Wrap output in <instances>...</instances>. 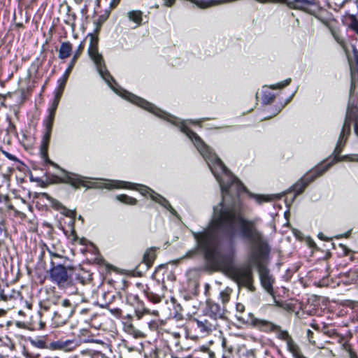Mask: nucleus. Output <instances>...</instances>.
Returning <instances> with one entry per match:
<instances>
[{
	"label": "nucleus",
	"instance_id": "58836bf2",
	"mask_svg": "<svg viewBox=\"0 0 358 358\" xmlns=\"http://www.w3.org/2000/svg\"><path fill=\"white\" fill-rule=\"evenodd\" d=\"M236 310L239 313H243L245 310V306L243 304L238 303L236 306Z\"/></svg>",
	"mask_w": 358,
	"mask_h": 358
},
{
	"label": "nucleus",
	"instance_id": "4468645a",
	"mask_svg": "<svg viewBox=\"0 0 358 358\" xmlns=\"http://www.w3.org/2000/svg\"><path fill=\"white\" fill-rule=\"evenodd\" d=\"M156 258L155 248H150L146 250L143 257V262L149 268L153 264Z\"/></svg>",
	"mask_w": 358,
	"mask_h": 358
},
{
	"label": "nucleus",
	"instance_id": "6ab92c4d",
	"mask_svg": "<svg viewBox=\"0 0 358 358\" xmlns=\"http://www.w3.org/2000/svg\"><path fill=\"white\" fill-rule=\"evenodd\" d=\"M57 345L60 349L66 351H71L75 349L78 345V343L75 340H66L64 341H59Z\"/></svg>",
	"mask_w": 358,
	"mask_h": 358
},
{
	"label": "nucleus",
	"instance_id": "37998d69",
	"mask_svg": "<svg viewBox=\"0 0 358 358\" xmlns=\"http://www.w3.org/2000/svg\"><path fill=\"white\" fill-rule=\"evenodd\" d=\"M291 80L290 79H287L286 80H285L283 83H281L280 84H278V87H283L287 85H289V83H290Z\"/></svg>",
	"mask_w": 358,
	"mask_h": 358
},
{
	"label": "nucleus",
	"instance_id": "9b49d317",
	"mask_svg": "<svg viewBox=\"0 0 358 358\" xmlns=\"http://www.w3.org/2000/svg\"><path fill=\"white\" fill-rule=\"evenodd\" d=\"M251 322L257 328L266 332H274L275 329H278V325L268 320L255 318L252 315H251Z\"/></svg>",
	"mask_w": 358,
	"mask_h": 358
},
{
	"label": "nucleus",
	"instance_id": "e433bc0d",
	"mask_svg": "<svg viewBox=\"0 0 358 358\" xmlns=\"http://www.w3.org/2000/svg\"><path fill=\"white\" fill-rule=\"evenodd\" d=\"M3 155L9 159L12 160V161H14V162H16L17 161V159L15 156H14L13 155H11L10 154L9 152H6V151H3Z\"/></svg>",
	"mask_w": 358,
	"mask_h": 358
},
{
	"label": "nucleus",
	"instance_id": "e2e57ef3",
	"mask_svg": "<svg viewBox=\"0 0 358 358\" xmlns=\"http://www.w3.org/2000/svg\"><path fill=\"white\" fill-rule=\"evenodd\" d=\"M151 329H154L156 328V327H150Z\"/></svg>",
	"mask_w": 358,
	"mask_h": 358
},
{
	"label": "nucleus",
	"instance_id": "774afa93",
	"mask_svg": "<svg viewBox=\"0 0 358 358\" xmlns=\"http://www.w3.org/2000/svg\"><path fill=\"white\" fill-rule=\"evenodd\" d=\"M357 160H358V159H357Z\"/></svg>",
	"mask_w": 358,
	"mask_h": 358
},
{
	"label": "nucleus",
	"instance_id": "a19ab883",
	"mask_svg": "<svg viewBox=\"0 0 358 358\" xmlns=\"http://www.w3.org/2000/svg\"><path fill=\"white\" fill-rule=\"evenodd\" d=\"M143 313H150V310L148 308H143V313H140L139 311H136V315L138 319H141Z\"/></svg>",
	"mask_w": 358,
	"mask_h": 358
},
{
	"label": "nucleus",
	"instance_id": "680f3d73",
	"mask_svg": "<svg viewBox=\"0 0 358 358\" xmlns=\"http://www.w3.org/2000/svg\"><path fill=\"white\" fill-rule=\"evenodd\" d=\"M189 253H191V254H194V253H195V251H191V252H189Z\"/></svg>",
	"mask_w": 358,
	"mask_h": 358
},
{
	"label": "nucleus",
	"instance_id": "412c9836",
	"mask_svg": "<svg viewBox=\"0 0 358 358\" xmlns=\"http://www.w3.org/2000/svg\"><path fill=\"white\" fill-rule=\"evenodd\" d=\"M117 200L119 201L127 204V205H136L137 203V200L133 197L129 196L126 194H120L116 196Z\"/></svg>",
	"mask_w": 358,
	"mask_h": 358
},
{
	"label": "nucleus",
	"instance_id": "0e129e2a",
	"mask_svg": "<svg viewBox=\"0 0 358 358\" xmlns=\"http://www.w3.org/2000/svg\"><path fill=\"white\" fill-rule=\"evenodd\" d=\"M71 215H74L75 213L73 212H71Z\"/></svg>",
	"mask_w": 358,
	"mask_h": 358
},
{
	"label": "nucleus",
	"instance_id": "6e6552de",
	"mask_svg": "<svg viewBox=\"0 0 358 358\" xmlns=\"http://www.w3.org/2000/svg\"><path fill=\"white\" fill-rule=\"evenodd\" d=\"M256 264L258 268V272L262 287L267 292L271 294L273 292V284L274 282V279L270 275L268 268L260 262V259H256Z\"/></svg>",
	"mask_w": 358,
	"mask_h": 358
},
{
	"label": "nucleus",
	"instance_id": "f8f14e48",
	"mask_svg": "<svg viewBox=\"0 0 358 358\" xmlns=\"http://www.w3.org/2000/svg\"><path fill=\"white\" fill-rule=\"evenodd\" d=\"M317 4V0H291L287 2V6L289 8L303 11H307L310 7Z\"/></svg>",
	"mask_w": 358,
	"mask_h": 358
},
{
	"label": "nucleus",
	"instance_id": "052dcab7",
	"mask_svg": "<svg viewBox=\"0 0 358 358\" xmlns=\"http://www.w3.org/2000/svg\"><path fill=\"white\" fill-rule=\"evenodd\" d=\"M323 284H321L320 282L318 283V286H323Z\"/></svg>",
	"mask_w": 358,
	"mask_h": 358
},
{
	"label": "nucleus",
	"instance_id": "a878e982",
	"mask_svg": "<svg viewBox=\"0 0 358 358\" xmlns=\"http://www.w3.org/2000/svg\"><path fill=\"white\" fill-rule=\"evenodd\" d=\"M231 292V290L229 288H227L220 292V298L224 304L227 303L229 301Z\"/></svg>",
	"mask_w": 358,
	"mask_h": 358
},
{
	"label": "nucleus",
	"instance_id": "4d7b16f0",
	"mask_svg": "<svg viewBox=\"0 0 358 358\" xmlns=\"http://www.w3.org/2000/svg\"><path fill=\"white\" fill-rule=\"evenodd\" d=\"M50 163L52 165L55 166H57V165L56 164H55L54 162H50Z\"/></svg>",
	"mask_w": 358,
	"mask_h": 358
},
{
	"label": "nucleus",
	"instance_id": "6e6d98bb",
	"mask_svg": "<svg viewBox=\"0 0 358 358\" xmlns=\"http://www.w3.org/2000/svg\"><path fill=\"white\" fill-rule=\"evenodd\" d=\"M87 312V309H83L81 310V313H85Z\"/></svg>",
	"mask_w": 358,
	"mask_h": 358
},
{
	"label": "nucleus",
	"instance_id": "20e7f679",
	"mask_svg": "<svg viewBox=\"0 0 358 358\" xmlns=\"http://www.w3.org/2000/svg\"><path fill=\"white\" fill-rule=\"evenodd\" d=\"M89 36L90 37L89 56L94 62L101 76L112 86V82L115 83V80L107 70L102 55L98 52V38L92 34H89Z\"/></svg>",
	"mask_w": 358,
	"mask_h": 358
},
{
	"label": "nucleus",
	"instance_id": "49530a36",
	"mask_svg": "<svg viewBox=\"0 0 358 358\" xmlns=\"http://www.w3.org/2000/svg\"><path fill=\"white\" fill-rule=\"evenodd\" d=\"M120 0H112L110 5L112 7H115L119 3Z\"/></svg>",
	"mask_w": 358,
	"mask_h": 358
},
{
	"label": "nucleus",
	"instance_id": "72a5a7b5",
	"mask_svg": "<svg viewBox=\"0 0 358 358\" xmlns=\"http://www.w3.org/2000/svg\"><path fill=\"white\" fill-rule=\"evenodd\" d=\"M126 328L128 332L134 334L136 336L141 335V333L138 331H135L134 327H132L131 325L127 327Z\"/></svg>",
	"mask_w": 358,
	"mask_h": 358
},
{
	"label": "nucleus",
	"instance_id": "4c0bfd02",
	"mask_svg": "<svg viewBox=\"0 0 358 358\" xmlns=\"http://www.w3.org/2000/svg\"><path fill=\"white\" fill-rule=\"evenodd\" d=\"M330 166H331V164H328V165H327V166H325L322 170H321V171H320V173H317V174L314 178H313L311 179V180H314L315 178H317V177H318V176H320L322 175L325 171H327V170H328V169H329V168Z\"/></svg>",
	"mask_w": 358,
	"mask_h": 358
},
{
	"label": "nucleus",
	"instance_id": "864d4df0",
	"mask_svg": "<svg viewBox=\"0 0 358 358\" xmlns=\"http://www.w3.org/2000/svg\"><path fill=\"white\" fill-rule=\"evenodd\" d=\"M353 91H354V87H353V86L352 85H351V89H350V95L352 94Z\"/></svg>",
	"mask_w": 358,
	"mask_h": 358
},
{
	"label": "nucleus",
	"instance_id": "69168bd1",
	"mask_svg": "<svg viewBox=\"0 0 358 358\" xmlns=\"http://www.w3.org/2000/svg\"><path fill=\"white\" fill-rule=\"evenodd\" d=\"M108 184H106L105 187H109L108 186Z\"/></svg>",
	"mask_w": 358,
	"mask_h": 358
},
{
	"label": "nucleus",
	"instance_id": "423d86ee",
	"mask_svg": "<svg viewBox=\"0 0 358 358\" xmlns=\"http://www.w3.org/2000/svg\"><path fill=\"white\" fill-rule=\"evenodd\" d=\"M52 267L50 270V276L52 282L59 287L66 288L72 286L71 275L68 273V268L61 264H56L53 259H51Z\"/></svg>",
	"mask_w": 358,
	"mask_h": 358
},
{
	"label": "nucleus",
	"instance_id": "7c9ffc66",
	"mask_svg": "<svg viewBox=\"0 0 358 358\" xmlns=\"http://www.w3.org/2000/svg\"><path fill=\"white\" fill-rule=\"evenodd\" d=\"M62 306L65 308H70L69 314L71 315L73 313V308L71 303L69 299H64L62 302Z\"/></svg>",
	"mask_w": 358,
	"mask_h": 358
},
{
	"label": "nucleus",
	"instance_id": "c756f323",
	"mask_svg": "<svg viewBox=\"0 0 358 358\" xmlns=\"http://www.w3.org/2000/svg\"><path fill=\"white\" fill-rule=\"evenodd\" d=\"M274 98H275L274 95L269 92L268 94H265L263 96L262 101L264 103L268 104L274 100Z\"/></svg>",
	"mask_w": 358,
	"mask_h": 358
},
{
	"label": "nucleus",
	"instance_id": "1a4fd4ad",
	"mask_svg": "<svg viewBox=\"0 0 358 358\" xmlns=\"http://www.w3.org/2000/svg\"><path fill=\"white\" fill-rule=\"evenodd\" d=\"M205 316L215 320V321L217 323H219L220 325L227 320L224 309L222 308L220 305L215 303H210L208 304V308Z\"/></svg>",
	"mask_w": 358,
	"mask_h": 358
},
{
	"label": "nucleus",
	"instance_id": "f03ea898",
	"mask_svg": "<svg viewBox=\"0 0 358 358\" xmlns=\"http://www.w3.org/2000/svg\"><path fill=\"white\" fill-rule=\"evenodd\" d=\"M69 75L70 73H67L66 71H65L63 76L58 80V87L55 92L53 102L51 105V107L49 109V114L44 121L45 132L43 137L41 145V151L43 157H48V148L51 137L56 110Z\"/></svg>",
	"mask_w": 358,
	"mask_h": 358
},
{
	"label": "nucleus",
	"instance_id": "393cba45",
	"mask_svg": "<svg viewBox=\"0 0 358 358\" xmlns=\"http://www.w3.org/2000/svg\"><path fill=\"white\" fill-rule=\"evenodd\" d=\"M276 334H277V337L279 338V339H281V340H283L287 342V341L288 339H289L290 338H292L288 331H285V330H282L281 329V327L280 326H278V329H275V331H274Z\"/></svg>",
	"mask_w": 358,
	"mask_h": 358
},
{
	"label": "nucleus",
	"instance_id": "9d476101",
	"mask_svg": "<svg viewBox=\"0 0 358 358\" xmlns=\"http://www.w3.org/2000/svg\"><path fill=\"white\" fill-rule=\"evenodd\" d=\"M116 185H115V187H122V188H127V189H136L143 196H147L149 195L151 198V193L155 192L150 188H149L147 186L141 185L138 184L128 182H124V181H116Z\"/></svg>",
	"mask_w": 358,
	"mask_h": 358
},
{
	"label": "nucleus",
	"instance_id": "4be33fe9",
	"mask_svg": "<svg viewBox=\"0 0 358 358\" xmlns=\"http://www.w3.org/2000/svg\"><path fill=\"white\" fill-rule=\"evenodd\" d=\"M305 180L306 179H304V178L301 179L300 181L296 182L293 186V191L296 193V195L301 194L304 190L306 187L308 185V182H310V181L305 182Z\"/></svg>",
	"mask_w": 358,
	"mask_h": 358
},
{
	"label": "nucleus",
	"instance_id": "dca6fc26",
	"mask_svg": "<svg viewBox=\"0 0 358 358\" xmlns=\"http://www.w3.org/2000/svg\"><path fill=\"white\" fill-rule=\"evenodd\" d=\"M66 180L69 184H71V185L76 188L80 186H87L85 183V178L80 176L67 175Z\"/></svg>",
	"mask_w": 358,
	"mask_h": 358
},
{
	"label": "nucleus",
	"instance_id": "2f4dec72",
	"mask_svg": "<svg viewBox=\"0 0 358 358\" xmlns=\"http://www.w3.org/2000/svg\"><path fill=\"white\" fill-rule=\"evenodd\" d=\"M324 333L331 336V337H333L334 336H336L339 338V342L341 343L342 341H343V337L339 336L336 331L334 329H327V331H324Z\"/></svg>",
	"mask_w": 358,
	"mask_h": 358
},
{
	"label": "nucleus",
	"instance_id": "bf43d9fd",
	"mask_svg": "<svg viewBox=\"0 0 358 358\" xmlns=\"http://www.w3.org/2000/svg\"><path fill=\"white\" fill-rule=\"evenodd\" d=\"M72 234H73V236H76V232H75V231H74V230H73Z\"/></svg>",
	"mask_w": 358,
	"mask_h": 358
},
{
	"label": "nucleus",
	"instance_id": "7ed1b4c3",
	"mask_svg": "<svg viewBox=\"0 0 358 358\" xmlns=\"http://www.w3.org/2000/svg\"><path fill=\"white\" fill-rule=\"evenodd\" d=\"M357 119L358 107L354 106L350 103V102H349L343 128L334 150V152L336 155H338L341 152L343 147L345 145L348 137L350 134L351 124L354 121L355 122V132L358 136Z\"/></svg>",
	"mask_w": 358,
	"mask_h": 358
},
{
	"label": "nucleus",
	"instance_id": "13d9d810",
	"mask_svg": "<svg viewBox=\"0 0 358 358\" xmlns=\"http://www.w3.org/2000/svg\"><path fill=\"white\" fill-rule=\"evenodd\" d=\"M20 315H23V312L22 310H20L18 313Z\"/></svg>",
	"mask_w": 358,
	"mask_h": 358
},
{
	"label": "nucleus",
	"instance_id": "a211bd4d",
	"mask_svg": "<svg viewBox=\"0 0 358 358\" xmlns=\"http://www.w3.org/2000/svg\"><path fill=\"white\" fill-rule=\"evenodd\" d=\"M129 20L136 24V27L141 24L143 20V13L141 10H131L127 13Z\"/></svg>",
	"mask_w": 358,
	"mask_h": 358
},
{
	"label": "nucleus",
	"instance_id": "c85d7f7f",
	"mask_svg": "<svg viewBox=\"0 0 358 358\" xmlns=\"http://www.w3.org/2000/svg\"><path fill=\"white\" fill-rule=\"evenodd\" d=\"M254 197L258 203H262V202L265 201H269L273 199V196L264 195H255Z\"/></svg>",
	"mask_w": 358,
	"mask_h": 358
},
{
	"label": "nucleus",
	"instance_id": "603ef678",
	"mask_svg": "<svg viewBox=\"0 0 358 358\" xmlns=\"http://www.w3.org/2000/svg\"><path fill=\"white\" fill-rule=\"evenodd\" d=\"M5 313V311L3 310H0V316L3 315Z\"/></svg>",
	"mask_w": 358,
	"mask_h": 358
},
{
	"label": "nucleus",
	"instance_id": "de8ad7c7",
	"mask_svg": "<svg viewBox=\"0 0 358 358\" xmlns=\"http://www.w3.org/2000/svg\"><path fill=\"white\" fill-rule=\"evenodd\" d=\"M77 279L82 283V284H85V278H80V275H78L77 276Z\"/></svg>",
	"mask_w": 358,
	"mask_h": 358
},
{
	"label": "nucleus",
	"instance_id": "a18cd8bd",
	"mask_svg": "<svg viewBox=\"0 0 358 358\" xmlns=\"http://www.w3.org/2000/svg\"><path fill=\"white\" fill-rule=\"evenodd\" d=\"M5 231L3 221L0 220V235Z\"/></svg>",
	"mask_w": 358,
	"mask_h": 358
},
{
	"label": "nucleus",
	"instance_id": "bb28decb",
	"mask_svg": "<svg viewBox=\"0 0 358 358\" xmlns=\"http://www.w3.org/2000/svg\"><path fill=\"white\" fill-rule=\"evenodd\" d=\"M146 296L148 299L154 303L160 302L162 299L159 295L150 291L146 292Z\"/></svg>",
	"mask_w": 358,
	"mask_h": 358
},
{
	"label": "nucleus",
	"instance_id": "8fccbe9b",
	"mask_svg": "<svg viewBox=\"0 0 358 358\" xmlns=\"http://www.w3.org/2000/svg\"><path fill=\"white\" fill-rule=\"evenodd\" d=\"M45 322L41 321L40 322V329H43L45 327Z\"/></svg>",
	"mask_w": 358,
	"mask_h": 358
},
{
	"label": "nucleus",
	"instance_id": "338daca9",
	"mask_svg": "<svg viewBox=\"0 0 358 358\" xmlns=\"http://www.w3.org/2000/svg\"><path fill=\"white\" fill-rule=\"evenodd\" d=\"M223 357H224V358H226V357H227V356H226L225 355H223Z\"/></svg>",
	"mask_w": 358,
	"mask_h": 358
},
{
	"label": "nucleus",
	"instance_id": "c9c22d12",
	"mask_svg": "<svg viewBox=\"0 0 358 358\" xmlns=\"http://www.w3.org/2000/svg\"><path fill=\"white\" fill-rule=\"evenodd\" d=\"M75 20H76V15L73 14V15H69V20H66V22L68 23L69 24L71 25L72 27H73Z\"/></svg>",
	"mask_w": 358,
	"mask_h": 358
},
{
	"label": "nucleus",
	"instance_id": "f257e3e1",
	"mask_svg": "<svg viewBox=\"0 0 358 358\" xmlns=\"http://www.w3.org/2000/svg\"><path fill=\"white\" fill-rule=\"evenodd\" d=\"M206 161L209 169L220 183L222 201L214 208L213 217L208 228L201 232H192L198 249L202 252L206 266L212 271L229 273L238 286L251 292L253 285L250 266L234 267L235 239L237 236L248 241L252 245L255 262L269 252V248L262 234L257 230L254 221L243 217L241 204L238 198L227 204V195L236 189V194L245 189L243 184L231 175L222 160L207 146L199 136H188Z\"/></svg>",
	"mask_w": 358,
	"mask_h": 358
},
{
	"label": "nucleus",
	"instance_id": "ea45409f",
	"mask_svg": "<svg viewBox=\"0 0 358 358\" xmlns=\"http://www.w3.org/2000/svg\"><path fill=\"white\" fill-rule=\"evenodd\" d=\"M313 333L312 331H310V329H308L307 331V336H308V341L312 343L313 344H315V341H313Z\"/></svg>",
	"mask_w": 358,
	"mask_h": 358
},
{
	"label": "nucleus",
	"instance_id": "b1692460",
	"mask_svg": "<svg viewBox=\"0 0 358 358\" xmlns=\"http://www.w3.org/2000/svg\"><path fill=\"white\" fill-rule=\"evenodd\" d=\"M331 34L335 39V41L341 45L343 50L348 53V50L346 47V44L343 40V38L335 31H331Z\"/></svg>",
	"mask_w": 358,
	"mask_h": 358
},
{
	"label": "nucleus",
	"instance_id": "5701e85b",
	"mask_svg": "<svg viewBox=\"0 0 358 358\" xmlns=\"http://www.w3.org/2000/svg\"><path fill=\"white\" fill-rule=\"evenodd\" d=\"M348 19L350 21L349 27L358 35V20L355 15L348 14Z\"/></svg>",
	"mask_w": 358,
	"mask_h": 358
},
{
	"label": "nucleus",
	"instance_id": "79ce46f5",
	"mask_svg": "<svg viewBox=\"0 0 358 358\" xmlns=\"http://www.w3.org/2000/svg\"><path fill=\"white\" fill-rule=\"evenodd\" d=\"M164 4L166 6H171L174 3L176 0H163Z\"/></svg>",
	"mask_w": 358,
	"mask_h": 358
},
{
	"label": "nucleus",
	"instance_id": "3c124183",
	"mask_svg": "<svg viewBox=\"0 0 358 358\" xmlns=\"http://www.w3.org/2000/svg\"><path fill=\"white\" fill-rule=\"evenodd\" d=\"M152 315H157L158 314V311H157V310H153V311L152 312Z\"/></svg>",
	"mask_w": 358,
	"mask_h": 358
},
{
	"label": "nucleus",
	"instance_id": "f704fd0d",
	"mask_svg": "<svg viewBox=\"0 0 358 358\" xmlns=\"http://www.w3.org/2000/svg\"><path fill=\"white\" fill-rule=\"evenodd\" d=\"M47 250H48L49 254L50 255V256L52 257V258H58V259H64V258L63 256L53 252L50 248H48Z\"/></svg>",
	"mask_w": 358,
	"mask_h": 358
},
{
	"label": "nucleus",
	"instance_id": "cd10ccee",
	"mask_svg": "<svg viewBox=\"0 0 358 358\" xmlns=\"http://www.w3.org/2000/svg\"><path fill=\"white\" fill-rule=\"evenodd\" d=\"M343 348L349 354V358H358L356 353L352 350L351 345L347 342L343 343Z\"/></svg>",
	"mask_w": 358,
	"mask_h": 358
},
{
	"label": "nucleus",
	"instance_id": "c03bdc74",
	"mask_svg": "<svg viewBox=\"0 0 358 358\" xmlns=\"http://www.w3.org/2000/svg\"><path fill=\"white\" fill-rule=\"evenodd\" d=\"M353 53L356 63L358 64V51L355 47L353 48Z\"/></svg>",
	"mask_w": 358,
	"mask_h": 358
},
{
	"label": "nucleus",
	"instance_id": "473e14b6",
	"mask_svg": "<svg viewBox=\"0 0 358 358\" xmlns=\"http://www.w3.org/2000/svg\"><path fill=\"white\" fill-rule=\"evenodd\" d=\"M222 346L224 349H226L229 353H231L232 352V350H233L232 347L228 346L227 341L224 338H222Z\"/></svg>",
	"mask_w": 358,
	"mask_h": 358
},
{
	"label": "nucleus",
	"instance_id": "09e8293b",
	"mask_svg": "<svg viewBox=\"0 0 358 358\" xmlns=\"http://www.w3.org/2000/svg\"><path fill=\"white\" fill-rule=\"evenodd\" d=\"M16 326L18 327H20V328H24V324L23 323H22L21 322H16Z\"/></svg>",
	"mask_w": 358,
	"mask_h": 358
},
{
	"label": "nucleus",
	"instance_id": "0eeeda50",
	"mask_svg": "<svg viewBox=\"0 0 358 358\" xmlns=\"http://www.w3.org/2000/svg\"><path fill=\"white\" fill-rule=\"evenodd\" d=\"M194 322L196 323V329L201 334L205 336L211 334L218 327H220L219 323H217L215 320L208 318L206 316L195 319Z\"/></svg>",
	"mask_w": 358,
	"mask_h": 358
},
{
	"label": "nucleus",
	"instance_id": "39448f33",
	"mask_svg": "<svg viewBox=\"0 0 358 358\" xmlns=\"http://www.w3.org/2000/svg\"><path fill=\"white\" fill-rule=\"evenodd\" d=\"M125 96L126 99H128L129 101L150 111V113L155 114V115L161 118L165 119L174 124H177L179 122L178 120L176 117H173L172 115L165 113L164 111H162L161 109L157 108L152 103L148 102L146 100L141 97H138L130 93H127Z\"/></svg>",
	"mask_w": 358,
	"mask_h": 358
},
{
	"label": "nucleus",
	"instance_id": "2eb2a0df",
	"mask_svg": "<svg viewBox=\"0 0 358 358\" xmlns=\"http://www.w3.org/2000/svg\"><path fill=\"white\" fill-rule=\"evenodd\" d=\"M72 44L70 42H63L59 50V58L64 59L68 58L72 52Z\"/></svg>",
	"mask_w": 358,
	"mask_h": 358
},
{
	"label": "nucleus",
	"instance_id": "ddd939ff",
	"mask_svg": "<svg viewBox=\"0 0 358 358\" xmlns=\"http://www.w3.org/2000/svg\"><path fill=\"white\" fill-rule=\"evenodd\" d=\"M151 199L167 209L173 215L178 217L176 210L171 206L168 200L157 192L151 193Z\"/></svg>",
	"mask_w": 358,
	"mask_h": 358
},
{
	"label": "nucleus",
	"instance_id": "aec40b11",
	"mask_svg": "<svg viewBox=\"0 0 358 358\" xmlns=\"http://www.w3.org/2000/svg\"><path fill=\"white\" fill-rule=\"evenodd\" d=\"M287 345L288 350L292 353L294 357L296 358H300L301 357V351L299 346L295 343L292 338L287 341Z\"/></svg>",
	"mask_w": 358,
	"mask_h": 358
},
{
	"label": "nucleus",
	"instance_id": "5fc2aeb1",
	"mask_svg": "<svg viewBox=\"0 0 358 358\" xmlns=\"http://www.w3.org/2000/svg\"><path fill=\"white\" fill-rule=\"evenodd\" d=\"M102 358H107L104 354L100 353Z\"/></svg>",
	"mask_w": 358,
	"mask_h": 358
},
{
	"label": "nucleus",
	"instance_id": "f3484780",
	"mask_svg": "<svg viewBox=\"0 0 358 358\" xmlns=\"http://www.w3.org/2000/svg\"><path fill=\"white\" fill-rule=\"evenodd\" d=\"M85 48V43L84 41L81 42L80 44L78 45L77 50L74 52V55L69 64L68 68L66 69V71L67 73L71 72L72 69H73L75 64L76 63L78 59L80 56L81 53L83 52V50Z\"/></svg>",
	"mask_w": 358,
	"mask_h": 358
}]
</instances>
